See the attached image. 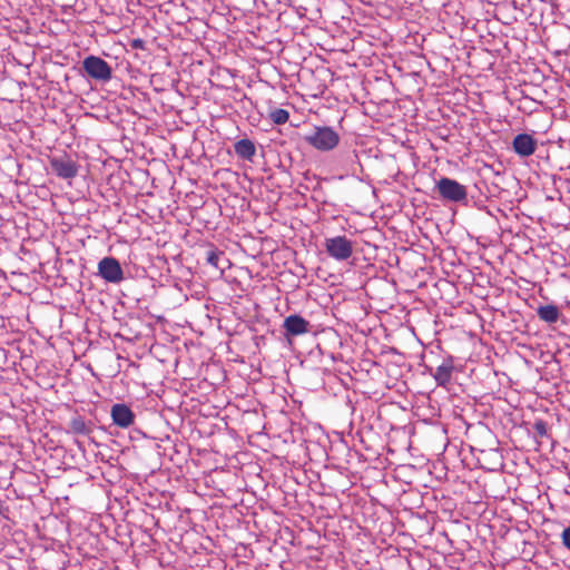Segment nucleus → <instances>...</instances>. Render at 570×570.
<instances>
[{
    "label": "nucleus",
    "instance_id": "nucleus-1",
    "mask_svg": "<svg viewBox=\"0 0 570 570\" xmlns=\"http://www.w3.org/2000/svg\"><path fill=\"white\" fill-rule=\"evenodd\" d=\"M304 139L315 149L328 151L338 145L340 135L332 127L317 126Z\"/></svg>",
    "mask_w": 570,
    "mask_h": 570
},
{
    "label": "nucleus",
    "instance_id": "nucleus-2",
    "mask_svg": "<svg viewBox=\"0 0 570 570\" xmlns=\"http://www.w3.org/2000/svg\"><path fill=\"white\" fill-rule=\"evenodd\" d=\"M82 69L89 78L100 82H108L112 78V68L98 56L86 57L82 60Z\"/></svg>",
    "mask_w": 570,
    "mask_h": 570
},
{
    "label": "nucleus",
    "instance_id": "nucleus-3",
    "mask_svg": "<svg viewBox=\"0 0 570 570\" xmlns=\"http://www.w3.org/2000/svg\"><path fill=\"white\" fill-rule=\"evenodd\" d=\"M436 189L440 196L448 202L461 203L468 198L466 187L452 178L442 177L436 183Z\"/></svg>",
    "mask_w": 570,
    "mask_h": 570
},
{
    "label": "nucleus",
    "instance_id": "nucleus-4",
    "mask_svg": "<svg viewBox=\"0 0 570 570\" xmlns=\"http://www.w3.org/2000/svg\"><path fill=\"white\" fill-rule=\"evenodd\" d=\"M324 247L328 256L336 261H346L353 254V243L346 236L327 237Z\"/></svg>",
    "mask_w": 570,
    "mask_h": 570
},
{
    "label": "nucleus",
    "instance_id": "nucleus-5",
    "mask_svg": "<svg viewBox=\"0 0 570 570\" xmlns=\"http://www.w3.org/2000/svg\"><path fill=\"white\" fill-rule=\"evenodd\" d=\"M98 274L108 283L118 284L124 279V271L115 257H104L98 263Z\"/></svg>",
    "mask_w": 570,
    "mask_h": 570
},
{
    "label": "nucleus",
    "instance_id": "nucleus-6",
    "mask_svg": "<svg viewBox=\"0 0 570 570\" xmlns=\"http://www.w3.org/2000/svg\"><path fill=\"white\" fill-rule=\"evenodd\" d=\"M50 166L53 173L63 179H71L78 175V165L66 156L51 158Z\"/></svg>",
    "mask_w": 570,
    "mask_h": 570
},
{
    "label": "nucleus",
    "instance_id": "nucleus-7",
    "mask_svg": "<svg viewBox=\"0 0 570 570\" xmlns=\"http://www.w3.org/2000/svg\"><path fill=\"white\" fill-rule=\"evenodd\" d=\"M453 370L454 360L452 356L445 357L434 371L432 367H428L429 373L433 376L436 384L443 387H446L451 383Z\"/></svg>",
    "mask_w": 570,
    "mask_h": 570
},
{
    "label": "nucleus",
    "instance_id": "nucleus-8",
    "mask_svg": "<svg viewBox=\"0 0 570 570\" xmlns=\"http://www.w3.org/2000/svg\"><path fill=\"white\" fill-rule=\"evenodd\" d=\"M110 415L112 423L119 428L127 429L135 422V414L131 409L124 403H116L111 406Z\"/></svg>",
    "mask_w": 570,
    "mask_h": 570
},
{
    "label": "nucleus",
    "instance_id": "nucleus-9",
    "mask_svg": "<svg viewBox=\"0 0 570 570\" xmlns=\"http://www.w3.org/2000/svg\"><path fill=\"white\" fill-rule=\"evenodd\" d=\"M513 150L521 157H529L537 149V140L529 134H519L512 141Z\"/></svg>",
    "mask_w": 570,
    "mask_h": 570
},
{
    "label": "nucleus",
    "instance_id": "nucleus-10",
    "mask_svg": "<svg viewBox=\"0 0 570 570\" xmlns=\"http://www.w3.org/2000/svg\"><path fill=\"white\" fill-rule=\"evenodd\" d=\"M283 327L287 335L298 336L309 331V323L302 316L293 314L284 320Z\"/></svg>",
    "mask_w": 570,
    "mask_h": 570
},
{
    "label": "nucleus",
    "instance_id": "nucleus-11",
    "mask_svg": "<svg viewBox=\"0 0 570 570\" xmlns=\"http://www.w3.org/2000/svg\"><path fill=\"white\" fill-rule=\"evenodd\" d=\"M235 154L245 160H253L256 154V147L250 139L244 138L234 144Z\"/></svg>",
    "mask_w": 570,
    "mask_h": 570
},
{
    "label": "nucleus",
    "instance_id": "nucleus-12",
    "mask_svg": "<svg viewBox=\"0 0 570 570\" xmlns=\"http://www.w3.org/2000/svg\"><path fill=\"white\" fill-rule=\"evenodd\" d=\"M537 315L541 321L553 324L559 320L560 311L558 306L553 304L541 305L537 308Z\"/></svg>",
    "mask_w": 570,
    "mask_h": 570
},
{
    "label": "nucleus",
    "instance_id": "nucleus-13",
    "mask_svg": "<svg viewBox=\"0 0 570 570\" xmlns=\"http://www.w3.org/2000/svg\"><path fill=\"white\" fill-rule=\"evenodd\" d=\"M69 432L80 435H89L92 432V424L82 416L76 415L69 422Z\"/></svg>",
    "mask_w": 570,
    "mask_h": 570
},
{
    "label": "nucleus",
    "instance_id": "nucleus-14",
    "mask_svg": "<svg viewBox=\"0 0 570 570\" xmlns=\"http://www.w3.org/2000/svg\"><path fill=\"white\" fill-rule=\"evenodd\" d=\"M269 118L276 125H284L289 118V112L283 108H276L271 111Z\"/></svg>",
    "mask_w": 570,
    "mask_h": 570
},
{
    "label": "nucleus",
    "instance_id": "nucleus-15",
    "mask_svg": "<svg viewBox=\"0 0 570 570\" xmlns=\"http://www.w3.org/2000/svg\"><path fill=\"white\" fill-rule=\"evenodd\" d=\"M533 430L535 432V435L539 438H548V424L543 420H535L533 423Z\"/></svg>",
    "mask_w": 570,
    "mask_h": 570
},
{
    "label": "nucleus",
    "instance_id": "nucleus-16",
    "mask_svg": "<svg viewBox=\"0 0 570 570\" xmlns=\"http://www.w3.org/2000/svg\"><path fill=\"white\" fill-rule=\"evenodd\" d=\"M223 253L222 252H218V250H209L207 253V257H206V261L208 264H210L212 266L216 267V268H219V259L222 257Z\"/></svg>",
    "mask_w": 570,
    "mask_h": 570
},
{
    "label": "nucleus",
    "instance_id": "nucleus-17",
    "mask_svg": "<svg viewBox=\"0 0 570 570\" xmlns=\"http://www.w3.org/2000/svg\"><path fill=\"white\" fill-rule=\"evenodd\" d=\"M129 45L132 49H136V50H146L147 49L146 41L140 38L130 40Z\"/></svg>",
    "mask_w": 570,
    "mask_h": 570
},
{
    "label": "nucleus",
    "instance_id": "nucleus-18",
    "mask_svg": "<svg viewBox=\"0 0 570 570\" xmlns=\"http://www.w3.org/2000/svg\"><path fill=\"white\" fill-rule=\"evenodd\" d=\"M561 538L563 546L570 550V527L562 531Z\"/></svg>",
    "mask_w": 570,
    "mask_h": 570
}]
</instances>
